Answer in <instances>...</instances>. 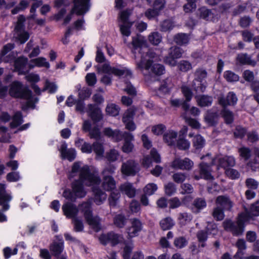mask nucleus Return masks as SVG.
Masks as SVG:
<instances>
[{
  "label": "nucleus",
  "instance_id": "f257e3e1",
  "mask_svg": "<svg viewBox=\"0 0 259 259\" xmlns=\"http://www.w3.org/2000/svg\"><path fill=\"white\" fill-rule=\"evenodd\" d=\"M79 174V179L75 180L72 184V191L79 198L85 196L86 192L84 190L83 184L90 186L92 184H99L100 182V179L92 174L88 166L85 165L80 167V163L76 162L73 163L72 169L69 175V178L71 179Z\"/></svg>",
  "mask_w": 259,
  "mask_h": 259
},
{
  "label": "nucleus",
  "instance_id": "f03ea898",
  "mask_svg": "<svg viewBox=\"0 0 259 259\" xmlns=\"http://www.w3.org/2000/svg\"><path fill=\"white\" fill-rule=\"evenodd\" d=\"M132 44L133 46L132 53L136 60L137 68L149 69L151 65L150 62L149 60L146 61V57L154 58L155 53L148 51L146 48H142V41L137 38H133Z\"/></svg>",
  "mask_w": 259,
  "mask_h": 259
},
{
  "label": "nucleus",
  "instance_id": "7ed1b4c3",
  "mask_svg": "<svg viewBox=\"0 0 259 259\" xmlns=\"http://www.w3.org/2000/svg\"><path fill=\"white\" fill-rule=\"evenodd\" d=\"M248 220L247 214L242 213L239 215L237 221L226 220L223 223V226L225 230L231 232L234 235L239 236L244 231V223Z\"/></svg>",
  "mask_w": 259,
  "mask_h": 259
},
{
  "label": "nucleus",
  "instance_id": "20e7f679",
  "mask_svg": "<svg viewBox=\"0 0 259 259\" xmlns=\"http://www.w3.org/2000/svg\"><path fill=\"white\" fill-rule=\"evenodd\" d=\"M9 94L12 97L23 99H29L31 97V91L26 87L23 88L22 84L19 81L12 83Z\"/></svg>",
  "mask_w": 259,
  "mask_h": 259
},
{
  "label": "nucleus",
  "instance_id": "39448f33",
  "mask_svg": "<svg viewBox=\"0 0 259 259\" xmlns=\"http://www.w3.org/2000/svg\"><path fill=\"white\" fill-rule=\"evenodd\" d=\"M96 67L98 72H102L109 75L112 74L118 77L123 76L126 77L132 75L131 71L126 68L119 69L116 67H112L107 63H105L102 66H97Z\"/></svg>",
  "mask_w": 259,
  "mask_h": 259
},
{
  "label": "nucleus",
  "instance_id": "423d86ee",
  "mask_svg": "<svg viewBox=\"0 0 259 259\" xmlns=\"http://www.w3.org/2000/svg\"><path fill=\"white\" fill-rule=\"evenodd\" d=\"M99 239L101 243L103 245H105L110 243L112 246L121 243L123 240L122 235L116 233L113 231L101 234Z\"/></svg>",
  "mask_w": 259,
  "mask_h": 259
},
{
  "label": "nucleus",
  "instance_id": "0eeeda50",
  "mask_svg": "<svg viewBox=\"0 0 259 259\" xmlns=\"http://www.w3.org/2000/svg\"><path fill=\"white\" fill-rule=\"evenodd\" d=\"M81 0H74V7L64 20L63 24L66 25L68 23L72 18V15L75 13L77 15H83L89 10V7L87 5H83Z\"/></svg>",
  "mask_w": 259,
  "mask_h": 259
},
{
  "label": "nucleus",
  "instance_id": "6e6552de",
  "mask_svg": "<svg viewBox=\"0 0 259 259\" xmlns=\"http://www.w3.org/2000/svg\"><path fill=\"white\" fill-rule=\"evenodd\" d=\"M139 163L133 159H129L122 163L121 172L128 176H134L140 171Z\"/></svg>",
  "mask_w": 259,
  "mask_h": 259
},
{
  "label": "nucleus",
  "instance_id": "1a4fd4ad",
  "mask_svg": "<svg viewBox=\"0 0 259 259\" xmlns=\"http://www.w3.org/2000/svg\"><path fill=\"white\" fill-rule=\"evenodd\" d=\"M211 164L218 165V168L220 167L226 169L227 167H233L235 165V160L232 156H225L224 157L217 156L211 160Z\"/></svg>",
  "mask_w": 259,
  "mask_h": 259
},
{
  "label": "nucleus",
  "instance_id": "9d476101",
  "mask_svg": "<svg viewBox=\"0 0 259 259\" xmlns=\"http://www.w3.org/2000/svg\"><path fill=\"white\" fill-rule=\"evenodd\" d=\"M184 52L183 49L180 47L176 46L171 47L168 51V56L165 58V62L172 66H176L177 64L176 59L180 58Z\"/></svg>",
  "mask_w": 259,
  "mask_h": 259
},
{
  "label": "nucleus",
  "instance_id": "9b49d317",
  "mask_svg": "<svg viewBox=\"0 0 259 259\" xmlns=\"http://www.w3.org/2000/svg\"><path fill=\"white\" fill-rule=\"evenodd\" d=\"M88 107L87 112L94 123L98 122L102 119L101 110L96 104H89Z\"/></svg>",
  "mask_w": 259,
  "mask_h": 259
},
{
  "label": "nucleus",
  "instance_id": "f8f14e48",
  "mask_svg": "<svg viewBox=\"0 0 259 259\" xmlns=\"http://www.w3.org/2000/svg\"><path fill=\"white\" fill-rule=\"evenodd\" d=\"M193 162L188 158H177L172 162V167L182 170H190L193 166Z\"/></svg>",
  "mask_w": 259,
  "mask_h": 259
},
{
  "label": "nucleus",
  "instance_id": "ddd939ff",
  "mask_svg": "<svg viewBox=\"0 0 259 259\" xmlns=\"http://www.w3.org/2000/svg\"><path fill=\"white\" fill-rule=\"evenodd\" d=\"M11 199V196L6 193L5 185L0 183V205L2 207L3 211L9 209V202Z\"/></svg>",
  "mask_w": 259,
  "mask_h": 259
},
{
  "label": "nucleus",
  "instance_id": "4468645a",
  "mask_svg": "<svg viewBox=\"0 0 259 259\" xmlns=\"http://www.w3.org/2000/svg\"><path fill=\"white\" fill-rule=\"evenodd\" d=\"M132 226L127 228L126 232L128 238H133L138 235V233L142 230V223L137 219L131 220Z\"/></svg>",
  "mask_w": 259,
  "mask_h": 259
},
{
  "label": "nucleus",
  "instance_id": "2eb2a0df",
  "mask_svg": "<svg viewBox=\"0 0 259 259\" xmlns=\"http://www.w3.org/2000/svg\"><path fill=\"white\" fill-rule=\"evenodd\" d=\"M124 140V143L122 147L123 152L128 153L133 151L134 145L132 141L134 140V136L130 133L123 132L121 136V140Z\"/></svg>",
  "mask_w": 259,
  "mask_h": 259
},
{
  "label": "nucleus",
  "instance_id": "dca6fc26",
  "mask_svg": "<svg viewBox=\"0 0 259 259\" xmlns=\"http://www.w3.org/2000/svg\"><path fill=\"white\" fill-rule=\"evenodd\" d=\"M151 58H149V59H147L146 58V61H150V67H149V69H146V68L143 69H139V70L141 71H143L144 70H145L148 72V73L152 75H160L162 74H163L164 72V67L160 64H153V61L151 60Z\"/></svg>",
  "mask_w": 259,
  "mask_h": 259
},
{
  "label": "nucleus",
  "instance_id": "f3484780",
  "mask_svg": "<svg viewBox=\"0 0 259 259\" xmlns=\"http://www.w3.org/2000/svg\"><path fill=\"white\" fill-rule=\"evenodd\" d=\"M64 214L68 218H77L78 209L75 204L68 202L62 206Z\"/></svg>",
  "mask_w": 259,
  "mask_h": 259
},
{
  "label": "nucleus",
  "instance_id": "a211bd4d",
  "mask_svg": "<svg viewBox=\"0 0 259 259\" xmlns=\"http://www.w3.org/2000/svg\"><path fill=\"white\" fill-rule=\"evenodd\" d=\"M59 151L63 159L66 158L69 161H72L75 159V150L73 149H67V144L65 142L61 145Z\"/></svg>",
  "mask_w": 259,
  "mask_h": 259
},
{
  "label": "nucleus",
  "instance_id": "6ab92c4d",
  "mask_svg": "<svg viewBox=\"0 0 259 259\" xmlns=\"http://www.w3.org/2000/svg\"><path fill=\"white\" fill-rule=\"evenodd\" d=\"M238 99L236 95L233 92H229L226 98L220 97L219 101L220 104L222 105L224 107L228 105H235Z\"/></svg>",
  "mask_w": 259,
  "mask_h": 259
},
{
  "label": "nucleus",
  "instance_id": "aec40b11",
  "mask_svg": "<svg viewBox=\"0 0 259 259\" xmlns=\"http://www.w3.org/2000/svg\"><path fill=\"white\" fill-rule=\"evenodd\" d=\"M215 203L223 207L224 209L230 210L233 203L229 197L226 195H221L217 197Z\"/></svg>",
  "mask_w": 259,
  "mask_h": 259
},
{
  "label": "nucleus",
  "instance_id": "412c9836",
  "mask_svg": "<svg viewBox=\"0 0 259 259\" xmlns=\"http://www.w3.org/2000/svg\"><path fill=\"white\" fill-rule=\"evenodd\" d=\"M120 192L127 196L130 198H133L135 196L136 189L133 185L130 183H125L119 187Z\"/></svg>",
  "mask_w": 259,
  "mask_h": 259
},
{
  "label": "nucleus",
  "instance_id": "4be33fe9",
  "mask_svg": "<svg viewBox=\"0 0 259 259\" xmlns=\"http://www.w3.org/2000/svg\"><path fill=\"white\" fill-rule=\"evenodd\" d=\"M28 60L24 57H20L17 58L14 61V66L16 70L19 73L25 74L27 70L25 69Z\"/></svg>",
  "mask_w": 259,
  "mask_h": 259
},
{
  "label": "nucleus",
  "instance_id": "5701e85b",
  "mask_svg": "<svg viewBox=\"0 0 259 259\" xmlns=\"http://www.w3.org/2000/svg\"><path fill=\"white\" fill-rule=\"evenodd\" d=\"M211 165L210 164H208L205 162H201L199 164L200 172L201 175L203 176V178L206 180H212L213 179V177L210 174L211 172Z\"/></svg>",
  "mask_w": 259,
  "mask_h": 259
},
{
  "label": "nucleus",
  "instance_id": "b1692460",
  "mask_svg": "<svg viewBox=\"0 0 259 259\" xmlns=\"http://www.w3.org/2000/svg\"><path fill=\"white\" fill-rule=\"evenodd\" d=\"M88 224L92 226V228L96 232L101 230V219L98 216L94 217L93 214L85 218Z\"/></svg>",
  "mask_w": 259,
  "mask_h": 259
},
{
  "label": "nucleus",
  "instance_id": "393cba45",
  "mask_svg": "<svg viewBox=\"0 0 259 259\" xmlns=\"http://www.w3.org/2000/svg\"><path fill=\"white\" fill-rule=\"evenodd\" d=\"M102 187L106 191H112L116 187V182L114 178L111 176L103 177Z\"/></svg>",
  "mask_w": 259,
  "mask_h": 259
},
{
  "label": "nucleus",
  "instance_id": "a878e982",
  "mask_svg": "<svg viewBox=\"0 0 259 259\" xmlns=\"http://www.w3.org/2000/svg\"><path fill=\"white\" fill-rule=\"evenodd\" d=\"M236 60L238 63L241 65H249L254 66L256 65V61L252 60L251 57L247 54L241 53L237 55Z\"/></svg>",
  "mask_w": 259,
  "mask_h": 259
},
{
  "label": "nucleus",
  "instance_id": "bb28decb",
  "mask_svg": "<svg viewBox=\"0 0 259 259\" xmlns=\"http://www.w3.org/2000/svg\"><path fill=\"white\" fill-rule=\"evenodd\" d=\"M192 205L194 207L192 208V211L195 213H198L206 207V202L203 198H197L193 201Z\"/></svg>",
  "mask_w": 259,
  "mask_h": 259
},
{
  "label": "nucleus",
  "instance_id": "cd10ccee",
  "mask_svg": "<svg viewBox=\"0 0 259 259\" xmlns=\"http://www.w3.org/2000/svg\"><path fill=\"white\" fill-rule=\"evenodd\" d=\"M128 218L122 214L116 215L113 218V224L118 228H124L127 224Z\"/></svg>",
  "mask_w": 259,
  "mask_h": 259
},
{
  "label": "nucleus",
  "instance_id": "c85d7f7f",
  "mask_svg": "<svg viewBox=\"0 0 259 259\" xmlns=\"http://www.w3.org/2000/svg\"><path fill=\"white\" fill-rule=\"evenodd\" d=\"M218 114L213 112H207L204 117V120L209 126L215 125L218 123Z\"/></svg>",
  "mask_w": 259,
  "mask_h": 259
},
{
  "label": "nucleus",
  "instance_id": "c756f323",
  "mask_svg": "<svg viewBox=\"0 0 259 259\" xmlns=\"http://www.w3.org/2000/svg\"><path fill=\"white\" fill-rule=\"evenodd\" d=\"M104 134L109 137H112L117 141L121 140V136L123 133L120 132L119 130H112L110 127H106L104 130Z\"/></svg>",
  "mask_w": 259,
  "mask_h": 259
},
{
  "label": "nucleus",
  "instance_id": "7c9ffc66",
  "mask_svg": "<svg viewBox=\"0 0 259 259\" xmlns=\"http://www.w3.org/2000/svg\"><path fill=\"white\" fill-rule=\"evenodd\" d=\"M94 193V202L97 205L101 204L106 198V194L105 192L95 187L93 189Z\"/></svg>",
  "mask_w": 259,
  "mask_h": 259
},
{
  "label": "nucleus",
  "instance_id": "2f4dec72",
  "mask_svg": "<svg viewBox=\"0 0 259 259\" xmlns=\"http://www.w3.org/2000/svg\"><path fill=\"white\" fill-rule=\"evenodd\" d=\"M199 106L206 107L210 106L212 102V98L207 95L196 96L195 97Z\"/></svg>",
  "mask_w": 259,
  "mask_h": 259
},
{
  "label": "nucleus",
  "instance_id": "473e14b6",
  "mask_svg": "<svg viewBox=\"0 0 259 259\" xmlns=\"http://www.w3.org/2000/svg\"><path fill=\"white\" fill-rule=\"evenodd\" d=\"M92 201V199H90L87 201L84 202L79 205L80 210L83 213L84 218L92 214V210L91 209Z\"/></svg>",
  "mask_w": 259,
  "mask_h": 259
},
{
  "label": "nucleus",
  "instance_id": "72a5a7b5",
  "mask_svg": "<svg viewBox=\"0 0 259 259\" xmlns=\"http://www.w3.org/2000/svg\"><path fill=\"white\" fill-rule=\"evenodd\" d=\"M174 40L177 45L183 46L188 43L189 37L186 33H180L174 36Z\"/></svg>",
  "mask_w": 259,
  "mask_h": 259
},
{
  "label": "nucleus",
  "instance_id": "f704fd0d",
  "mask_svg": "<svg viewBox=\"0 0 259 259\" xmlns=\"http://www.w3.org/2000/svg\"><path fill=\"white\" fill-rule=\"evenodd\" d=\"M177 133L174 131H169L163 136V140L168 145L171 146L175 144Z\"/></svg>",
  "mask_w": 259,
  "mask_h": 259
},
{
  "label": "nucleus",
  "instance_id": "c9c22d12",
  "mask_svg": "<svg viewBox=\"0 0 259 259\" xmlns=\"http://www.w3.org/2000/svg\"><path fill=\"white\" fill-rule=\"evenodd\" d=\"M172 87L171 79L170 78H167L162 81L159 90L162 93L166 94L169 92Z\"/></svg>",
  "mask_w": 259,
  "mask_h": 259
},
{
  "label": "nucleus",
  "instance_id": "e433bc0d",
  "mask_svg": "<svg viewBox=\"0 0 259 259\" xmlns=\"http://www.w3.org/2000/svg\"><path fill=\"white\" fill-rule=\"evenodd\" d=\"M23 122L22 115L21 112H17L14 115L12 121L10 123L11 128H15L20 125Z\"/></svg>",
  "mask_w": 259,
  "mask_h": 259
},
{
  "label": "nucleus",
  "instance_id": "4c0bfd02",
  "mask_svg": "<svg viewBox=\"0 0 259 259\" xmlns=\"http://www.w3.org/2000/svg\"><path fill=\"white\" fill-rule=\"evenodd\" d=\"M243 213L247 214L248 220L252 218L253 216H257L259 215V201H257L252 204L249 211H247Z\"/></svg>",
  "mask_w": 259,
  "mask_h": 259
},
{
  "label": "nucleus",
  "instance_id": "58836bf2",
  "mask_svg": "<svg viewBox=\"0 0 259 259\" xmlns=\"http://www.w3.org/2000/svg\"><path fill=\"white\" fill-rule=\"evenodd\" d=\"M125 246L123 247L122 257L124 259H130L131 255L134 248V244L132 242L124 243Z\"/></svg>",
  "mask_w": 259,
  "mask_h": 259
},
{
  "label": "nucleus",
  "instance_id": "ea45409f",
  "mask_svg": "<svg viewBox=\"0 0 259 259\" xmlns=\"http://www.w3.org/2000/svg\"><path fill=\"white\" fill-rule=\"evenodd\" d=\"M212 215L217 221L223 220L225 217L224 209L219 206L215 207L212 212Z\"/></svg>",
  "mask_w": 259,
  "mask_h": 259
},
{
  "label": "nucleus",
  "instance_id": "a19ab883",
  "mask_svg": "<svg viewBox=\"0 0 259 259\" xmlns=\"http://www.w3.org/2000/svg\"><path fill=\"white\" fill-rule=\"evenodd\" d=\"M50 250L55 256L59 255L63 250V243L54 242L50 246Z\"/></svg>",
  "mask_w": 259,
  "mask_h": 259
},
{
  "label": "nucleus",
  "instance_id": "79ce46f5",
  "mask_svg": "<svg viewBox=\"0 0 259 259\" xmlns=\"http://www.w3.org/2000/svg\"><path fill=\"white\" fill-rule=\"evenodd\" d=\"M221 114L226 123L230 124L233 122L234 120V115L232 112L224 107V109L221 112Z\"/></svg>",
  "mask_w": 259,
  "mask_h": 259
},
{
  "label": "nucleus",
  "instance_id": "37998d69",
  "mask_svg": "<svg viewBox=\"0 0 259 259\" xmlns=\"http://www.w3.org/2000/svg\"><path fill=\"white\" fill-rule=\"evenodd\" d=\"M25 18L22 15L19 16L16 25L15 27V31L16 34L24 31L25 29L24 22Z\"/></svg>",
  "mask_w": 259,
  "mask_h": 259
},
{
  "label": "nucleus",
  "instance_id": "c03bdc74",
  "mask_svg": "<svg viewBox=\"0 0 259 259\" xmlns=\"http://www.w3.org/2000/svg\"><path fill=\"white\" fill-rule=\"evenodd\" d=\"M193 145L196 149H201L205 145V140L200 135H196L193 140Z\"/></svg>",
  "mask_w": 259,
  "mask_h": 259
},
{
  "label": "nucleus",
  "instance_id": "a18cd8bd",
  "mask_svg": "<svg viewBox=\"0 0 259 259\" xmlns=\"http://www.w3.org/2000/svg\"><path fill=\"white\" fill-rule=\"evenodd\" d=\"M160 225L162 230H169L174 225V222L171 218L167 217L160 221Z\"/></svg>",
  "mask_w": 259,
  "mask_h": 259
},
{
  "label": "nucleus",
  "instance_id": "49530a36",
  "mask_svg": "<svg viewBox=\"0 0 259 259\" xmlns=\"http://www.w3.org/2000/svg\"><path fill=\"white\" fill-rule=\"evenodd\" d=\"M120 108L114 104H110L107 106L106 112L109 115L115 116L118 115Z\"/></svg>",
  "mask_w": 259,
  "mask_h": 259
},
{
  "label": "nucleus",
  "instance_id": "de8ad7c7",
  "mask_svg": "<svg viewBox=\"0 0 259 259\" xmlns=\"http://www.w3.org/2000/svg\"><path fill=\"white\" fill-rule=\"evenodd\" d=\"M119 156V153L118 151L114 149L110 150L109 151L107 152L106 154V158L110 162L116 161Z\"/></svg>",
  "mask_w": 259,
  "mask_h": 259
},
{
  "label": "nucleus",
  "instance_id": "09e8293b",
  "mask_svg": "<svg viewBox=\"0 0 259 259\" xmlns=\"http://www.w3.org/2000/svg\"><path fill=\"white\" fill-rule=\"evenodd\" d=\"M79 99L84 100L89 98L92 94V90L88 87H83L78 90Z\"/></svg>",
  "mask_w": 259,
  "mask_h": 259
},
{
  "label": "nucleus",
  "instance_id": "8fccbe9b",
  "mask_svg": "<svg viewBox=\"0 0 259 259\" xmlns=\"http://www.w3.org/2000/svg\"><path fill=\"white\" fill-rule=\"evenodd\" d=\"M250 3L247 2L246 3L239 5L236 8H235L232 12L233 16L238 15L242 13H244L246 11L247 6Z\"/></svg>",
  "mask_w": 259,
  "mask_h": 259
},
{
  "label": "nucleus",
  "instance_id": "3c124183",
  "mask_svg": "<svg viewBox=\"0 0 259 259\" xmlns=\"http://www.w3.org/2000/svg\"><path fill=\"white\" fill-rule=\"evenodd\" d=\"M72 222L73 224V229L75 232L83 231L84 226L81 219L77 217L76 218H73Z\"/></svg>",
  "mask_w": 259,
  "mask_h": 259
},
{
  "label": "nucleus",
  "instance_id": "603ef678",
  "mask_svg": "<svg viewBox=\"0 0 259 259\" xmlns=\"http://www.w3.org/2000/svg\"><path fill=\"white\" fill-rule=\"evenodd\" d=\"M177 146L181 150H187L190 147V142L180 136L177 143Z\"/></svg>",
  "mask_w": 259,
  "mask_h": 259
},
{
  "label": "nucleus",
  "instance_id": "864d4df0",
  "mask_svg": "<svg viewBox=\"0 0 259 259\" xmlns=\"http://www.w3.org/2000/svg\"><path fill=\"white\" fill-rule=\"evenodd\" d=\"M120 197V194L117 191L111 192L110 197H109V203L111 206H116L119 198Z\"/></svg>",
  "mask_w": 259,
  "mask_h": 259
},
{
  "label": "nucleus",
  "instance_id": "5fc2aeb1",
  "mask_svg": "<svg viewBox=\"0 0 259 259\" xmlns=\"http://www.w3.org/2000/svg\"><path fill=\"white\" fill-rule=\"evenodd\" d=\"M206 86V83H202V81H194L193 84L194 90L197 93H203L205 91Z\"/></svg>",
  "mask_w": 259,
  "mask_h": 259
},
{
  "label": "nucleus",
  "instance_id": "6e6d98bb",
  "mask_svg": "<svg viewBox=\"0 0 259 259\" xmlns=\"http://www.w3.org/2000/svg\"><path fill=\"white\" fill-rule=\"evenodd\" d=\"M149 40L150 42L154 45L159 44L161 40V36L157 32L151 33L148 37Z\"/></svg>",
  "mask_w": 259,
  "mask_h": 259
},
{
  "label": "nucleus",
  "instance_id": "4d7b16f0",
  "mask_svg": "<svg viewBox=\"0 0 259 259\" xmlns=\"http://www.w3.org/2000/svg\"><path fill=\"white\" fill-rule=\"evenodd\" d=\"M224 77L229 82H235L239 79V76L231 71H227L224 73Z\"/></svg>",
  "mask_w": 259,
  "mask_h": 259
},
{
  "label": "nucleus",
  "instance_id": "13d9d810",
  "mask_svg": "<svg viewBox=\"0 0 259 259\" xmlns=\"http://www.w3.org/2000/svg\"><path fill=\"white\" fill-rule=\"evenodd\" d=\"M174 27V23L170 20H165L160 24L161 30L164 32L171 30Z\"/></svg>",
  "mask_w": 259,
  "mask_h": 259
},
{
  "label": "nucleus",
  "instance_id": "bf43d9fd",
  "mask_svg": "<svg viewBox=\"0 0 259 259\" xmlns=\"http://www.w3.org/2000/svg\"><path fill=\"white\" fill-rule=\"evenodd\" d=\"M181 89L184 96L186 98V101H190L193 96V93L191 89L189 87L184 85L181 87Z\"/></svg>",
  "mask_w": 259,
  "mask_h": 259
},
{
  "label": "nucleus",
  "instance_id": "052dcab7",
  "mask_svg": "<svg viewBox=\"0 0 259 259\" xmlns=\"http://www.w3.org/2000/svg\"><path fill=\"white\" fill-rule=\"evenodd\" d=\"M135 114V110L133 108L127 109L123 116L122 121L126 122L128 121H132Z\"/></svg>",
  "mask_w": 259,
  "mask_h": 259
},
{
  "label": "nucleus",
  "instance_id": "680f3d73",
  "mask_svg": "<svg viewBox=\"0 0 259 259\" xmlns=\"http://www.w3.org/2000/svg\"><path fill=\"white\" fill-rule=\"evenodd\" d=\"M132 23H123L120 24V30L122 35L128 36L131 34L130 28L132 26Z\"/></svg>",
  "mask_w": 259,
  "mask_h": 259
},
{
  "label": "nucleus",
  "instance_id": "e2e57ef3",
  "mask_svg": "<svg viewBox=\"0 0 259 259\" xmlns=\"http://www.w3.org/2000/svg\"><path fill=\"white\" fill-rule=\"evenodd\" d=\"M93 150L98 156H102L104 152V149L102 144L98 141L93 144Z\"/></svg>",
  "mask_w": 259,
  "mask_h": 259
},
{
  "label": "nucleus",
  "instance_id": "0e129e2a",
  "mask_svg": "<svg viewBox=\"0 0 259 259\" xmlns=\"http://www.w3.org/2000/svg\"><path fill=\"white\" fill-rule=\"evenodd\" d=\"M192 218V215L187 212L181 213L179 216V220L181 221V223L183 224L190 222Z\"/></svg>",
  "mask_w": 259,
  "mask_h": 259
},
{
  "label": "nucleus",
  "instance_id": "69168bd1",
  "mask_svg": "<svg viewBox=\"0 0 259 259\" xmlns=\"http://www.w3.org/2000/svg\"><path fill=\"white\" fill-rule=\"evenodd\" d=\"M179 69L183 72H187L192 69L191 63L186 60H182L178 64Z\"/></svg>",
  "mask_w": 259,
  "mask_h": 259
},
{
  "label": "nucleus",
  "instance_id": "338daca9",
  "mask_svg": "<svg viewBox=\"0 0 259 259\" xmlns=\"http://www.w3.org/2000/svg\"><path fill=\"white\" fill-rule=\"evenodd\" d=\"M157 189V187L154 183L147 184L144 188V193L148 195H152Z\"/></svg>",
  "mask_w": 259,
  "mask_h": 259
},
{
  "label": "nucleus",
  "instance_id": "774afa93",
  "mask_svg": "<svg viewBox=\"0 0 259 259\" xmlns=\"http://www.w3.org/2000/svg\"><path fill=\"white\" fill-rule=\"evenodd\" d=\"M172 177L173 180L176 183L180 184L185 181L187 178V175L185 173L177 172L173 174Z\"/></svg>",
  "mask_w": 259,
  "mask_h": 259
}]
</instances>
